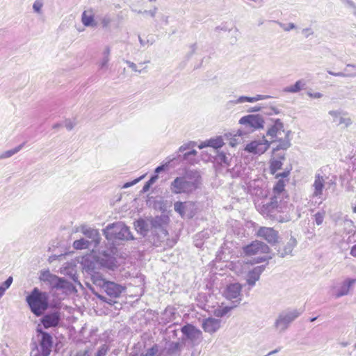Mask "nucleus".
Segmentation results:
<instances>
[{
  "mask_svg": "<svg viewBox=\"0 0 356 356\" xmlns=\"http://www.w3.org/2000/svg\"><path fill=\"white\" fill-rule=\"evenodd\" d=\"M103 234L108 240L129 241L134 239L129 228L120 221L108 225L103 229Z\"/></svg>",
  "mask_w": 356,
  "mask_h": 356,
  "instance_id": "obj_5",
  "label": "nucleus"
},
{
  "mask_svg": "<svg viewBox=\"0 0 356 356\" xmlns=\"http://www.w3.org/2000/svg\"><path fill=\"white\" fill-rule=\"evenodd\" d=\"M291 134L290 131H287L285 134L284 138L283 140L280 139V138L277 139L279 140V144L277 146L273 149V151H278L280 149H286L291 146L290 143V138L289 135Z\"/></svg>",
  "mask_w": 356,
  "mask_h": 356,
  "instance_id": "obj_30",
  "label": "nucleus"
},
{
  "mask_svg": "<svg viewBox=\"0 0 356 356\" xmlns=\"http://www.w3.org/2000/svg\"><path fill=\"white\" fill-rule=\"evenodd\" d=\"M282 132H284V124L277 119L273 126H272L267 131L266 135L273 138H279V136L282 135Z\"/></svg>",
  "mask_w": 356,
  "mask_h": 356,
  "instance_id": "obj_24",
  "label": "nucleus"
},
{
  "mask_svg": "<svg viewBox=\"0 0 356 356\" xmlns=\"http://www.w3.org/2000/svg\"><path fill=\"white\" fill-rule=\"evenodd\" d=\"M239 123L244 125L245 128L251 129L252 131L262 129L264 125L263 117L259 114H250L242 117Z\"/></svg>",
  "mask_w": 356,
  "mask_h": 356,
  "instance_id": "obj_7",
  "label": "nucleus"
},
{
  "mask_svg": "<svg viewBox=\"0 0 356 356\" xmlns=\"http://www.w3.org/2000/svg\"><path fill=\"white\" fill-rule=\"evenodd\" d=\"M328 114L332 117V122L337 126L342 125L344 128H347L353 123L351 118L347 117V115L341 110H332L328 112Z\"/></svg>",
  "mask_w": 356,
  "mask_h": 356,
  "instance_id": "obj_12",
  "label": "nucleus"
},
{
  "mask_svg": "<svg viewBox=\"0 0 356 356\" xmlns=\"http://www.w3.org/2000/svg\"><path fill=\"white\" fill-rule=\"evenodd\" d=\"M157 8L156 7H154V8L152 10H144L143 13L144 14H148L149 15L152 17H154L155 15H156V13L157 12Z\"/></svg>",
  "mask_w": 356,
  "mask_h": 356,
  "instance_id": "obj_52",
  "label": "nucleus"
},
{
  "mask_svg": "<svg viewBox=\"0 0 356 356\" xmlns=\"http://www.w3.org/2000/svg\"><path fill=\"white\" fill-rule=\"evenodd\" d=\"M326 177L320 173H316L314 177V183L312 185V197L321 199L323 195V190L325 187Z\"/></svg>",
  "mask_w": 356,
  "mask_h": 356,
  "instance_id": "obj_13",
  "label": "nucleus"
},
{
  "mask_svg": "<svg viewBox=\"0 0 356 356\" xmlns=\"http://www.w3.org/2000/svg\"><path fill=\"white\" fill-rule=\"evenodd\" d=\"M108 351L109 346L106 344H103L98 348L95 356H106Z\"/></svg>",
  "mask_w": 356,
  "mask_h": 356,
  "instance_id": "obj_40",
  "label": "nucleus"
},
{
  "mask_svg": "<svg viewBox=\"0 0 356 356\" xmlns=\"http://www.w3.org/2000/svg\"><path fill=\"white\" fill-rule=\"evenodd\" d=\"M13 282V277H9L3 283L1 286H3L5 288V290L10 287Z\"/></svg>",
  "mask_w": 356,
  "mask_h": 356,
  "instance_id": "obj_49",
  "label": "nucleus"
},
{
  "mask_svg": "<svg viewBox=\"0 0 356 356\" xmlns=\"http://www.w3.org/2000/svg\"><path fill=\"white\" fill-rule=\"evenodd\" d=\"M23 146H24V143L18 145L17 147H16L12 149H9L8 151L4 152L1 154H0V159H3L11 157L14 154L19 152L22 149Z\"/></svg>",
  "mask_w": 356,
  "mask_h": 356,
  "instance_id": "obj_36",
  "label": "nucleus"
},
{
  "mask_svg": "<svg viewBox=\"0 0 356 356\" xmlns=\"http://www.w3.org/2000/svg\"><path fill=\"white\" fill-rule=\"evenodd\" d=\"M302 313V310L297 309H288L281 312L275 321L274 328L280 333L285 332Z\"/></svg>",
  "mask_w": 356,
  "mask_h": 356,
  "instance_id": "obj_6",
  "label": "nucleus"
},
{
  "mask_svg": "<svg viewBox=\"0 0 356 356\" xmlns=\"http://www.w3.org/2000/svg\"><path fill=\"white\" fill-rule=\"evenodd\" d=\"M285 159L284 154L278 155L277 159H272L270 161V173L275 175L276 172L282 168V161Z\"/></svg>",
  "mask_w": 356,
  "mask_h": 356,
  "instance_id": "obj_29",
  "label": "nucleus"
},
{
  "mask_svg": "<svg viewBox=\"0 0 356 356\" xmlns=\"http://www.w3.org/2000/svg\"><path fill=\"white\" fill-rule=\"evenodd\" d=\"M261 110V107L260 106H254V107H252V108H250L248 111L249 112H257V111H259Z\"/></svg>",
  "mask_w": 356,
  "mask_h": 356,
  "instance_id": "obj_61",
  "label": "nucleus"
},
{
  "mask_svg": "<svg viewBox=\"0 0 356 356\" xmlns=\"http://www.w3.org/2000/svg\"><path fill=\"white\" fill-rule=\"evenodd\" d=\"M356 283V279L346 278L335 289L334 296L336 298L347 296L350 293L353 285Z\"/></svg>",
  "mask_w": 356,
  "mask_h": 356,
  "instance_id": "obj_14",
  "label": "nucleus"
},
{
  "mask_svg": "<svg viewBox=\"0 0 356 356\" xmlns=\"http://www.w3.org/2000/svg\"><path fill=\"white\" fill-rule=\"evenodd\" d=\"M347 6L353 10L354 13L356 15V5L351 0H346Z\"/></svg>",
  "mask_w": 356,
  "mask_h": 356,
  "instance_id": "obj_53",
  "label": "nucleus"
},
{
  "mask_svg": "<svg viewBox=\"0 0 356 356\" xmlns=\"http://www.w3.org/2000/svg\"><path fill=\"white\" fill-rule=\"evenodd\" d=\"M270 143L265 138L264 136L259 140H255L247 144L245 147V151L254 154L261 155L264 154L269 147Z\"/></svg>",
  "mask_w": 356,
  "mask_h": 356,
  "instance_id": "obj_9",
  "label": "nucleus"
},
{
  "mask_svg": "<svg viewBox=\"0 0 356 356\" xmlns=\"http://www.w3.org/2000/svg\"><path fill=\"white\" fill-rule=\"evenodd\" d=\"M285 182L283 179H278L277 182L273 187V193L274 195L277 196V195H280L282 192L284 191Z\"/></svg>",
  "mask_w": 356,
  "mask_h": 356,
  "instance_id": "obj_38",
  "label": "nucleus"
},
{
  "mask_svg": "<svg viewBox=\"0 0 356 356\" xmlns=\"http://www.w3.org/2000/svg\"><path fill=\"white\" fill-rule=\"evenodd\" d=\"M279 26L284 31H290L292 29L296 28V26L293 23H289L287 24H283L282 22H277Z\"/></svg>",
  "mask_w": 356,
  "mask_h": 356,
  "instance_id": "obj_43",
  "label": "nucleus"
},
{
  "mask_svg": "<svg viewBox=\"0 0 356 356\" xmlns=\"http://www.w3.org/2000/svg\"><path fill=\"white\" fill-rule=\"evenodd\" d=\"M83 269L90 275L92 283L96 286L99 287L108 296L107 298L93 291L95 296L100 300L113 305L116 302L113 299L119 298L121 294L125 291V286L114 282L106 281L101 274L94 272L93 268H90L89 266L86 267L85 264Z\"/></svg>",
  "mask_w": 356,
  "mask_h": 356,
  "instance_id": "obj_2",
  "label": "nucleus"
},
{
  "mask_svg": "<svg viewBox=\"0 0 356 356\" xmlns=\"http://www.w3.org/2000/svg\"><path fill=\"white\" fill-rule=\"evenodd\" d=\"M335 76L347 77V76H348V73L346 72L345 71H344V72H337L335 74Z\"/></svg>",
  "mask_w": 356,
  "mask_h": 356,
  "instance_id": "obj_59",
  "label": "nucleus"
},
{
  "mask_svg": "<svg viewBox=\"0 0 356 356\" xmlns=\"http://www.w3.org/2000/svg\"><path fill=\"white\" fill-rule=\"evenodd\" d=\"M290 170H291V169H289L288 170H285L282 173H277V174L275 173V178L278 179H282V178L287 177L289 175Z\"/></svg>",
  "mask_w": 356,
  "mask_h": 356,
  "instance_id": "obj_45",
  "label": "nucleus"
},
{
  "mask_svg": "<svg viewBox=\"0 0 356 356\" xmlns=\"http://www.w3.org/2000/svg\"><path fill=\"white\" fill-rule=\"evenodd\" d=\"M60 278L56 275L50 273L49 270H44L40 273V280L50 285L52 289H56L58 286Z\"/></svg>",
  "mask_w": 356,
  "mask_h": 356,
  "instance_id": "obj_19",
  "label": "nucleus"
},
{
  "mask_svg": "<svg viewBox=\"0 0 356 356\" xmlns=\"http://www.w3.org/2000/svg\"><path fill=\"white\" fill-rule=\"evenodd\" d=\"M81 232L88 238L91 239L90 244H93L94 248H97L101 241V236L97 229L87 226L81 227Z\"/></svg>",
  "mask_w": 356,
  "mask_h": 356,
  "instance_id": "obj_17",
  "label": "nucleus"
},
{
  "mask_svg": "<svg viewBox=\"0 0 356 356\" xmlns=\"http://www.w3.org/2000/svg\"><path fill=\"white\" fill-rule=\"evenodd\" d=\"M345 72L348 73V76H356V65L352 64H347L345 68Z\"/></svg>",
  "mask_w": 356,
  "mask_h": 356,
  "instance_id": "obj_41",
  "label": "nucleus"
},
{
  "mask_svg": "<svg viewBox=\"0 0 356 356\" xmlns=\"http://www.w3.org/2000/svg\"><path fill=\"white\" fill-rule=\"evenodd\" d=\"M302 34L305 38H309L310 35L314 34V31L311 28H305L302 30Z\"/></svg>",
  "mask_w": 356,
  "mask_h": 356,
  "instance_id": "obj_47",
  "label": "nucleus"
},
{
  "mask_svg": "<svg viewBox=\"0 0 356 356\" xmlns=\"http://www.w3.org/2000/svg\"><path fill=\"white\" fill-rule=\"evenodd\" d=\"M182 345L179 342L171 341L166 346V354L173 355L179 354L181 351Z\"/></svg>",
  "mask_w": 356,
  "mask_h": 356,
  "instance_id": "obj_31",
  "label": "nucleus"
},
{
  "mask_svg": "<svg viewBox=\"0 0 356 356\" xmlns=\"http://www.w3.org/2000/svg\"><path fill=\"white\" fill-rule=\"evenodd\" d=\"M269 258L270 257H268L267 256L259 257L255 259L254 263H261V262L268 260Z\"/></svg>",
  "mask_w": 356,
  "mask_h": 356,
  "instance_id": "obj_57",
  "label": "nucleus"
},
{
  "mask_svg": "<svg viewBox=\"0 0 356 356\" xmlns=\"http://www.w3.org/2000/svg\"><path fill=\"white\" fill-rule=\"evenodd\" d=\"M164 170V165H160V166H158L156 169H155V172L156 173H159L161 172V171H163Z\"/></svg>",
  "mask_w": 356,
  "mask_h": 356,
  "instance_id": "obj_63",
  "label": "nucleus"
},
{
  "mask_svg": "<svg viewBox=\"0 0 356 356\" xmlns=\"http://www.w3.org/2000/svg\"><path fill=\"white\" fill-rule=\"evenodd\" d=\"M237 306H235L234 305H232L230 307H229V306L220 307L215 310V314L218 317H222L225 315H226L229 311H231L232 309H234Z\"/></svg>",
  "mask_w": 356,
  "mask_h": 356,
  "instance_id": "obj_37",
  "label": "nucleus"
},
{
  "mask_svg": "<svg viewBox=\"0 0 356 356\" xmlns=\"http://www.w3.org/2000/svg\"><path fill=\"white\" fill-rule=\"evenodd\" d=\"M201 176L197 171H189L184 177H178L170 184V190L175 194L191 193L199 188Z\"/></svg>",
  "mask_w": 356,
  "mask_h": 356,
  "instance_id": "obj_3",
  "label": "nucleus"
},
{
  "mask_svg": "<svg viewBox=\"0 0 356 356\" xmlns=\"http://www.w3.org/2000/svg\"><path fill=\"white\" fill-rule=\"evenodd\" d=\"M194 145L195 143H190L188 144H184L183 145H181L179 149V151L182 152L184 151H185L186 149H188L191 146V145Z\"/></svg>",
  "mask_w": 356,
  "mask_h": 356,
  "instance_id": "obj_56",
  "label": "nucleus"
},
{
  "mask_svg": "<svg viewBox=\"0 0 356 356\" xmlns=\"http://www.w3.org/2000/svg\"><path fill=\"white\" fill-rule=\"evenodd\" d=\"M75 126V123L70 120H67L65 122V128L70 131L72 130Z\"/></svg>",
  "mask_w": 356,
  "mask_h": 356,
  "instance_id": "obj_48",
  "label": "nucleus"
},
{
  "mask_svg": "<svg viewBox=\"0 0 356 356\" xmlns=\"http://www.w3.org/2000/svg\"><path fill=\"white\" fill-rule=\"evenodd\" d=\"M169 222L170 218L168 216L161 215L146 219L140 218L134 222V227L137 232L143 236H147L150 231L153 236V243L155 246L164 244L166 246L171 247L175 243V241H170L168 238L167 227Z\"/></svg>",
  "mask_w": 356,
  "mask_h": 356,
  "instance_id": "obj_1",
  "label": "nucleus"
},
{
  "mask_svg": "<svg viewBox=\"0 0 356 356\" xmlns=\"http://www.w3.org/2000/svg\"><path fill=\"white\" fill-rule=\"evenodd\" d=\"M60 321V316L58 313L46 314L42 318V323L45 328L56 326Z\"/></svg>",
  "mask_w": 356,
  "mask_h": 356,
  "instance_id": "obj_23",
  "label": "nucleus"
},
{
  "mask_svg": "<svg viewBox=\"0 0 356 356\" xmlns=\"http://www.w3.org/2000/svg\"><path fill=\"white\" fill-rule=\"evenodd\" d=\"M220 327V321L214 318H208L202 322V328L206 332L214 333Z\"/></svg>",
  "mask_w": 356,
  "mask_h": 356,
  "instance_id": "obj_22",
  "label": "nucleus"
},
{
  "mask_svg": "<svg viewBox=\"0 0 356 356\" xmlns=\"http://www.w3.org/2000/svg\"><path fill=\"white\" fill-rule=\"evenodd\" d=\"M278 209L277 197L273 195L270 198V201L262 206L261 208V213L268 217H273L275 211Z\"/></svg>",
  "mask_w": 356,
  "mask_h": 356,
  "instance_id": "obj_18",
  "label": "nucleus"
},
{
  "mask_svg": "<svg viewBox=\"0 0 356 356\" xmlns=\"http://www.w3.org/2000/svg\"><path fill=\"white\" fill-rule=\"evenodd\" d=\"M52 337L47 332H42L39 353L41 356H49L52 348Z\"/></svg>",
  "mask_w": 356,
  "mask_h": 356,
  "instance_id": "obj_16",
  "label": "nucleus"
},
{
  "mask_svg": "<svg viewBox=\"0 0 356 356\" xmlns=\"http://www.w3.org/2000/svg\"><path fill=\"white\" fill-rule=\"evenodd\" d=\"M158 352V347L156 345L153 346L152 348L147 350V353L143 356H155Z\"/></svg>",
  "mask_w": 356,
  "mask_h": 356,
  "instance_id": "obj_44",
  "label": "nucleus"
},
{
  "mask_svg": "<svg viewBox=\"0 0 356 356\" xmlns=\"http://www.w3.org/2000/svg\"><path fill=\"white\" fill-rule=\"evenodd\" d=\"M125 62L129 65V67L132 69V70H134V72H140V70H138L137 69V66H136V65L134 63L131 62L129 60H126Z\"/></svg>",
  "mask_w": 356,
  "mask_h": 356,
  "instance_id": "obj_54",
  "label": "nucleus"
},
{
  "mask_svg": "<svg viewBox=\"0 0 356 356\" xmlns=\"http://www.w3.org/2000/svg\"><path fill=\"white\" fill-rule=\"evenodd\" d=\"M81 22L86 26H97V22L95 21L94 14L92 10H85L82 13Z\"/></svg>",
  "mask_w": 356,
  "mask_h": 356,
  "instance_id": "obj_27",
  "label": "nucleus"
},
{
  "mask_svg": "<svg viewBox=\"0 0 356 356\" xmlns=\"http://www.w3.org/2000/svg\"><path fill=\"white\" fill-rule=\"evenodd\" d=\"M350 254L356 257V244L351 248Z\"/></svg>",
  "mask_w": 356,
  "mask_h": 356,
  "instance_id": "obj_62",
  "label": "nucleus"
},
{
  "mask_svg": "<svg viewBox=\"0 0 356 356\" xmlns=\"http://www.w3.org/2000/svg\"><path fill=\"white\" fill-rule=\"evenodd\" d=\"M296 245L297 241L296 238L293 236H291L289 240L284 245L283 248L278 250V254L281 257H284L286 255L291 254Z\"/></svg>",
  "mask_w": 356,
  "mask_h": 356,
  "instance_id": "obj_25",
  "label": "nucleus"
},
{
  "mask_svg": "<svg viewBox=\"0 0 356 356\" xmlns=\"http://www.w3.org/2000/svg\"><path fill=\"white\" fill-rule=\"evenodd\" d=\"M208 142L209 147H211L214 149L220 148L225 144L222 136H217L216 138H210L208 140Z\"/></svg>",
  "mask_w": 356,
  "mask_h": 356,
  "instance_id": "obj_33",
  "label": "nucleus"
},
{
  "mask_svg": "<svg viewBox=\"0 0 356 356\" xmlns=\"http://www.w3.org/2000/svg\"><path fill=\"white\" fill-rule=\"evenodd\" d=\"M111 49L109 47H106L103 51V56L110 58Z\"/></svg>",
  "mask_w": 356,
  "mask_h": 356,
  "instance_id": "obj_58",
  "label": "nucleus"
},
{
  "mask_svg": "<svg viewBox=\"0 0 356 356\" xmlns=\"http://www.w3.org/2000/svg\"><path fill=\"white\" fill-rule=\"evenodd\" d=\"M305 86V83L301 81H297L293 86H288L284 89V92L295 93L299 92Z\"/></svg>",
  "mask_w": 356,
  "mask_h": 356,
  "instance_id": "obj_34",
  "label": "nucleus"
},
{
  "mask_svg": "<svg viewBox=\"0 0 356 356\" xmlns=\"http://www.w3.org/2000/svg\"><path fill=\"white\" fill-rule=\"evenodd\" d=\"M206 147H209V142H208V140H205L204 142H202L199 146L198 147L200 149H203Z\"/></svg>",
  "mask_w": 356,
  "mask_h": 356,
  "instance_id": "obj_60",
  "label": "nucleus"
},
{
  "mask_svg": "<svg viewBox=\"0 0 356 356\" xmlns=\"http://www.w3.org/2000/svg\"><path fill=\"white\" fill-rule=\"evenodd\" d=\"M174 209L182 218H191L195 213V204L193 202H176Z\"/></svg>",
  "mask_w": 356,
  "mask_h": 356,
  "instance_id": "obj_10",
  "label": "nucleus"
},
{
  "mask_svg": "<svg viewBox=\"0 0 356 356\" xmlns=\"http://www.w3.org/2000/svg\"><path fill=\"white\" fill-rule=\"evenodd\" d=\"M90 245L89 241L85 238H81L79 240H76L73 243V247L76 250H83L88 248Z\"/></svg>",
  "mask_w": 356,
  "mask_h": 356,
  "instance_id": "obj_35",
  "label": "nucleus"
},
{
  "mask_svg": "<svg viewBox=\"0 0 356 356\" xmlns=\"http://www.w3.org/2000/svg\"><path fill=\"white\" fill-rule=\"evenodd\" d=\"M26 301L31 311L36 316H41L48 308L49 296L46 292L34 288L31 293L26 296Z\"/></svg>",
  "mask_w": 356,
  "mask_h": 356,
  "instance_id": "obj_4",
  "label": "nucleus"
},
{
  "mask_svg": "<svg viewBox=\"0 0 356 356\" xmlns=\"http://www.w3.org/2000/svg\"><path fill=\"white\" fill-rule=\"evenodd\" d=\"M307 95L310 97H312V98H314V99H318V98H321V97H323V94H321L320 92H315V93L308 92Z\"/></svg>",
  "mask_w": 356,
  "mask_h": 356,
  "instance_id": "obj_55",
  "label": "nucleus"
},
{
  "mask_svg": "<svg viewBox=\"0 0 356 356\" xmlns=\"http://www.w3.org/2000/svg\"><path fill=\"white\" fill-rule=\"evenodd\" d=\"M75 356H90V353L88 349L79 350Z\"/></svg>",
  "mask_w": 356,
  "mask_h": 356,
  "instance_id": "obj_51",
  "label": "nucleus"
},
{
  "mask_svg": "<svg viewBox=\"0 0 356 356\" xmlns=\"http://www.w3.org/2000/svg\"><path fill=\"white\" fill-rule=\"evenodd\" d=\"M44 6V0H35L33 4V12L37 14L42 13V8Z\"/></svg>",
  "mask_w": 356,
  "mask_h": 356,
  "instance_id": "obj_39",
  "label": "nucleus"
},
{
  "mask_svg": "<svg viewBox=\"0 0 356 356\" xmlns=\"http://www.w3.org/2000/svg\"><path fill=\"white\" fill-rule=\"evenodd\" d=\"M96 19L97 24L99 23L103 29L109 28L113 22V17L110 13L97 15Z\"/></svg>",
  "mask_w": 356,
  "mask_h": 356,
  "instance_id": "obj_28",
  "label": "nucleus"
},
{
  "mask_svg": "<svg viewBox=\"0 0 356 356\" xmlns=\"http://www.w3.org/2000/svg\"><path fill=\"white\" fill-rule=\"evenodd\" d=\"M265 269V266H259L250 270L247 275V283L249 286H253L257 281L259 280L260 275Z\"/></svg>",
  "mask_w": 356,
  "mask_h": 356,
  "instance_id": "obj_20",
  "label": "nucleus"
},
{
  "mask_svg": "<svg viewBox=\"0 0 356 356\" xmlns=\"http://www.w3.org/2000/svg\"><path fill=\"white\" fill-rule=\"evenodd\" d=\"M181 332L191 341H196L202 335L201 332L193 325L188 324L182 327Z\"/></svg>",
  "mask_w": 356,
  "mask_h": 356,
  "instance_id": "obj_21",
  "label": "nucleus"
},
{
  "mask_svg": "<svg viewBox=\"0 0 356 356\" xmlns=\"http://www.w3.org/2000/svg\"><path fill=\"white\" fill-rule=\"evenodd\" d=\"M270 96L268 95H257L254 97H250L246 96H241L236 99L231 100L229 103L232 104H243L246 102H255L259 100H264L269 98Z\"/></svg>",
  "mask_w": 356,
  "mask_h": 356,
  "instance_id": "obj_26",
  "label": "nucleus"
},
{
  "mask_svg": "<svg viewBox=\"0 0 356 356\" xmlns=\"http://www.w3.org/2000/svg\"><path fill=\"white\" fill-rule=\"evenodd\" d=\"M196 154H197V151H196V150H195V149H193V150H191V151H190V152H186V153H185V154H184V159H185V160H188V159H189V157H190L191 156H195Z\"/></svg>",
  "mask_w": 356,
  "mask_h": 356,
  "instance_id": "obj_50",
  "label": "nucleus"
},
{
  "mask_svg": "<svg viewBox=\"0 0 356 356\" xmlns=\"http://www.w3.org/2000/svg\"><path fill=\"white\" fill-rule=\"evenodd\" d=\"M325 215V211L318 212L314 215L315 222L317 225H321L323 223Z\"/></svg>",
  "mask_w": 356,
  "mask_h": 356,
  "instance_id": "obj_42",
  "label": "nucleus"
},
{
  "mask_svg": "<svg viewBox=\"0 0 356 356\" xmlns=\"http://www.w3.org/2000/svg\"><path fill=\"white\" fill-rule=\"evenodd\" d=\"M109 60H110V58L103 56L102 59L99 62L100 68L104 69V67H106L107 66Z\"/></svg>",
  "mask_w": 356,
  "mask_h": 356,
  "instance_id": "obj_46",
  "label": "nucleus"
},
{
  "mask_svg": "<svg viewBox=\"0 0 356 356\" xmlns=\"http://www.w3.org/2000/svg\"><path fill=\"white\" fill-rule=\"evenodd\" d=\"M257 236L265 239L268 243L274 244L277 241L278 233L273 228L261 227L257 231Z\"/></svg>",
  "mask_w": 356,
  "mask_h": 356,
  "instance_id": "obj_15",
  "label": "nucleus"
},
{
  "mask_svg": "<svg viewBox=\"0 0 356 356\" xmlns=\"http://www.w3.org/2000/svg\"><path fill=\"white\" fill-rule=\"evenodd\" d=\"M243 252L248 256H253L269 252V247L264 242L254 241L250 244L243 247Z\"/></svg>",
  "mask_w": 356,
  "mask_h": 356,
  "instance_id": "obj_11",
  "label": "nucleus"
},
{
  "mask_svg": "<svg viewBox=\"0 0 356 356\" xmlns=\"http://www.w3.org/2000/svg\"><path fill=\"white\" fill-rule=\"evenodd\" d=\"M241 289L240 284H231L227 286L224 296L227 300H231L233 305L238 306L242 300Z\"/></svg>",
  "mask_w": 356,
  "mask_h": 356,
  "instance_id": "obj_8",
  "label": "nucleus"
},
{
  "mask_svg": "<svg viewBox=\"0 0 356 356\" xmlns=\"http://www.w3.org/2000/svg\"><path fill=\"white\" fill-rule=\"evenodd\" d=\"M57 289H63L65 293L72 292L75 288L72 284L64 278H60Z\"/></svg>",
  "mask_w": 356,
  "mask_h": 356,
  "instance_id": "obj_32",
  "label": "nucleus"
},
{
  "mask_svg": "<svg viewBox=\"0 0 356 356\" xmlns=\"http://www.w3.org/2000/svg\"><path fill=\"white\" fill-rule=\"evenodd\" d=\"M158 179L157 175L152 176L150 179L148 181V183L152 184L156 179Z\"/></svg>",
  "mask_w": 356,
  "mask_h": 356,
  "instance_id": "obj_64",
  "label": "nucleus"
}]
</instances>
